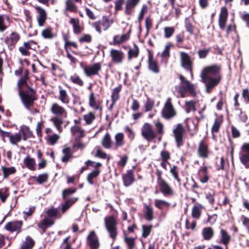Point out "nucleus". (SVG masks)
I'll return each mask as SVG.
<instances>
[{
    "label": "nucleus",
    "mask_w": 249,
    "mask_h": 249,
    "mask_svg": "<svg viewBox=\"0 0 249 249\" xmlns=\"http://www.w3.org/2000/svg\"><path fill=\"white\" fill-rule=\"evenodd\" d=\"M240 159L241 163L246 168H249V154H242L240 155Z\"/></svg>",
    "instance_id": "nucleus-62"
},
{
    "label": "nucleus",
    "mask_w": 249,
    "mask_h": 249,
    "mask_svg": "<svg viewBox=\"0 0 249 249\" xmlns=\"http://www.w3.org/2000/svg\"><path fill=\"white\" fill-rule=\"evenodd\" d=\"M23 222L22 220H14L7 222L4 226V229L10 232H16L17 234L22 231Z\"/></svg>",
    "instance_id": "nucleus-13"
},
{
    "label": "nucleus",
    "mask_w": 249,
    "mask_h": 249,
    "mask_svg": "<svg viewBox=\"0 0 249 249\" xmlns=\"http://www.w3.org/2000/svg\"><path fill=\"white\" fill-rule=\"evenodd\" d=\"M140 53V50L138 46L134 44L133 48H130L127 52V59L130 61L133 58H136L138 57Z\"/></svg>",
    "instance_id": "nucleus-39"
},
{
    "label": "nucleus",
    "mask_w": 249,
    "mask_h": 249,
    "mask_svg": "<svg viewBox=\"0 0 249 249\" xmlns=\"http://www.w3.org/2000/svg\"><path fill=\"white\" fill-rule=\"evenodd\" d=\"M69 23L72 26L74 34H79L81 33L83 28L80 25L79 20L78 18H71Z\"/></svg>",
    "instance_id": "nucleus-38"
},
{
    "label": "nucleus",
    "mask_w": 249,
    "mask_h": 249,
    "mask_svg": "<svg viewBox=\"0 0 249 249\" xmlns=\"http://www.w3.org/2000/svg\"><path fill=\"white\" fill-rule=\"evenodd\" d=\"M76 188H69L63 190L62 193V196L63 200L70 198L71 196L73 194L76 192Z\"/></svg>",
    "instance_id": "nucleus-50"
},
{
    "label": "nucleus",
    "mask_w": 249,
    "mask_h": 249,
    "mask_svg": "<svg viewBox=\"0 0 249 249\" xmlns=\"http://www.w3.org/2000/svg\"><path fill=\"white\" fill-rule=\"evenodd\" d=\"M185 129L181 124H178L173 131L176 146L178 148H179L184 145L185 141Z\"/></svg>",
    "instance_id": "nucleus-9"
},
{
    "label": "nucleus",
    "mask_w": 249,
    "mask_h": 249,
    "mask_svg": "<svg viewBox=\"0 0 249 249\" xmlns=\"http://www.w3.org/2000/svg\"><path fill=\"white\" fill-rule=\"evenodd\" d=\"M111 61L116 64H121L124 60V53L122 50L111 49L110 51Z\"/></svg>",
    "instance_id": "nucleus-19"
},
{
    "label": "nucleus",
    "mask_w": 249,
    "mask_h": 249,
    "mask_svg": "<svg viewBox=\"0 0 249 249\" xmlns=\"http://www.w3.org/2000/svg\"><path fill=\"white\" fill-rule=\"evenodd\" d=\"M5 18L9 19V18L6 15H0V32H4L7 28L8 26L5 23Z\"/></svg>",
    "instance_id": "nucleus-59"
},
{
    "label": "nucleus",
    "mask_w": 249,
    "mask_h": 249,
    "mask_svg": "<svg viewBox=\"0 0 249 249\" xmlns=\"http://www.w3.org/2000/svg\"><path fill=\"white\" fill-rule=\"evenodd\" d=\"M19 132L22 135L23 141H26L29 138L34 137L32 132L28 127H26L25 128H21Z\"/></svg>",
    "instance_id": "nucleus-48"
},
{
    "label": "nucleus",
    "mask_w": 249,
    "mask_h": 249,
    "mask_svg": "<svg viewBox=\"0 0 249 249\" xmlns=\"http://www.w3.org/2000/svg\"><path fill=\"white\" fill-rule=\"evenodd\" d=\"M220 238L217 242L219 244L224 245L226 249H228V245L231 240L230 235L226 230L223 229L220 230Z\"/></svg>",
    "instance_id": "nucleus-23"
},
{
    "label": "nucleus",
    "mask_w": 249,
    "mask_h": 249,
    "mask_svg": "<svg viewBox=\"0 0 249 249\" xmlns=\"http://www.w3.org/2000/svg\"><path fill=\"white\" fill-rule=\"evenodd\" d=\"M35 8L38 13L37 19L38 26L40 27L43 26L47 18V13L44 9L40 6H35Z\"/></svg>",
    "instance_id": "nucleus-22"
},
{
    "label": "nucleus",
    "mask_w": 249,
    "mask_h": 249,
    "mask_svg": "<svg viewBox=\"0 0 249 249\" xmlns=\"http://www.w3.org/2000/svg\"><path fill=\"white\" fill-rule=\"evenodd\" d=\"M174 47V45L172 42H168L164 47V50L161 53V61L165 63H167L168 59L171 56L170 50L171 48Z\"/></svg>",
    "instance_id": "nucleus-26"
},
{
    "label": "nucleus",
    "mask_w": 249,
    "mask_h": 249,
    "mask_svg": "<svg viewBox=\"0 0 249 249\" xmlns=\"http://www.w3.org/2000/svg\"><path fill=\"white\" fill-rule=\"evenodd\" d=\"M35 245V241L30 236H27L25 240L23 242L20 249H32Z\"/></svg>",
    "instance_id": "nucleus-37"
},
{
    "label": "nucleus",
    "mask_w": 249,
    "mask_h": 249,
    "mask_svg": "<svg viewBox=\"0 0 249 249\" xmlns=\"http://www.w3.org/2000/svg\"><path fill=\"white\" fill-rule=\"evenodd\" d=\"M3 173V178H7L11 175L14 174L17 172L16 168L14 166L7 167L4 166L1 167Z\"/></svg>",
    "instance_id": "nucleus-42"
},
{
    "label": "nucleus",
    "mask_w": 249,
    "mask_h": 249,
    "mask_svg": "<svg viewBox=\"0 0 249 249\" xmlns=\"http://www.w3.org/2000/svg\"><path fill=\"white\" fill-rule=\"evenodd\" d=\"M27 88L26 89H19L18 94L25 107L27 109H30L31 107L33 106L35 101L37 99V97L35 90L30 86H28Z\"/></svg>",
    "instance_id": "nucleus-3"
},
{
    "label": "nucleus",
    "mask_w": 249,
    "mask_h": 249,
    "mask_svg": "<svg viewBox=\"0 0 249 249\" xmlns=\"http://www.w3.org/2000/svg\"><path fill=\"white\" fill-rule=\"evenodd\" d=\"M145 212L144 213V218L148 221H151L153 219L154 210L151 205H145Z\"/></svg>",
    "instance_id": "nucleus-46"
},
{
    "label": "nucleus",
    "mask_w": 249,
    "mask_h": 249,
    "mask_svg": "<svg viewBox=\"0 0 249 249\" xmlns=\"http://www.w3.org/2000/svg\"><path fill=\"white\" fill-rule=\"evenodd\" d=\"M87 244L90 249L99 248V240L95 231H92L89 233L87 238Z\"/></svg>",
    "instance_id": "nucleus-15"
},
{
    "label": "nucleus",
    "mask_w": 249,
    "mask_h": 249,
    "mask_svg": "<svg viewBox=\"0 0 249 249\" xmlns=\"http://www.w3.org/2000/svg\"><path fill=\"white\" fill-rule=\"evenodd\" d=\"M64 117L54 116L52 117L51 121L53 123V125L59 132H62L63 128L62 125L64 123Z\"/></svg>",
    "instance_id": "nucleus-40"
},
{
    "label": "nucleus",
    "mask_w": 249,
    "mask_h": 249,
    "mask_svg": "<svg viewBox=\"0 0 249 249\" xmlns=\"http://www.w3.org/2000/svg\"><path fill=\"white\" fill-rule=\"evenodd\" d=\"M203 208L202 205L199 203L195 204L192 208L191 216L193 218L198 219L201 215V210Z\"/></svg>",
    "instance_id": "nucleus-36"
},
{
    "label": "nucleus",
    "mask_w": 249,
    "mask_h": 249,
    "mask_svg": "<svg viewBox=\"0 0 249 249\" xmlns=\"http://www.w3.org/2000/svg\"><path fill=\"white\" fill-rule=\"evenodd\" d=\"M66 9L71 12H76L77 6L71 0H67L66 2Z\"/></svg>",
    "instance_id": "nucleus-63"
},
{
    "label": "nucleus",
    "mask_w": 249,
    "mask_h": 249,
    "mask_svg": "<svg viewBox=\"0 0 249 249\" xmlns=\"http://www.w3.org/2000/svg\"><path fill=\"white\" fill-rule=\"evenodd\" d=\"M113 20H110L107 16H103L101 20L95 21L92 24V27L95 28L99 34L102 32L101 26L104 31L107 30L111 25Z\"/></svg>",
    "instance_id": "nucleus-11"
},
{
    "label": "nucleus",
    "mask_w": 249,
    "mask_h": 249,
    "mask_svg": "<svg viewBox=\"0 0 249 249\" xmlns=\"http://www.w3.org/2000/svg\"><path fill=\"white\" fill-rule=\"evenodd\" d=\"M123 238L124 241L126 245L127 249H135L136 248V239L137 236L135 237H129L128 236V233L126 231H123Z\"/></svg>",
    "instance_id": "nucleus-24"
},
{
    "label": "nucleus",
    "mask_w": 249,
    "mask_h": 249,
    "mask_svg": "<svg viewBox=\"0 0 249 249\" xmlns=\"http://www.w3.org/2000/svg\"><path fill=\"white\" fill-rule=\"evenodd\" d=\"M221 64H213L205 67L201 71L200 77L202 82L205 85V91L208 93L212 90L221 82L222 79Z\"/></svg>",
    "instance_id": "nucleus-1"
},
{
    "label": "nucleus",
    "mask_w": 249,
    "mask_h": 249,
    "mask_svg": "<svg viewBox=\"0 0 249 249\" xmlns=\"http://www.w3.org/2000/svg\"><path fill=\"white\" fill-rule=\"evenodd\" d=\"M179 79L180 80V84L178 92L180 94L181 97H184L187 92H189L191 95L195 96L196 91L193 84L181 74L179 75Z\"/></svg>",
    "instance_id": "nucleus-5"
},
{
    "label": "nucleus",
    "mask_w": 249,
    "mask_h": 249,
    "mask_svg": "<svg viewBox=\"0 0 249 249\" xmlns=\"http://www.w3.org/2000/svg\"><path fill=\"white\" fill-rule=\"evenodd\" d=\"M156 131L152 125L148 123L143 124L142 128V136L147 141L151 142L157 138L158 135H163L164 133V125L159 121L154 122Z\"/></svg>",
    "instance_id": "nucleus-2"
},
{
    "label": "nucleus",
    "mask_w": 249,
    "mask_h": 249,
    "mask_svg": "<svg viewBox=\"0 0 249 249\" xmlns=\"http://www.w3.org/2000/svg\"><path fill=\"white\" fill-rule=\"evenodd\" d=\"M78 199V197H72L64 200V203L61 204V212L65 213Z\"/></svg>",
    "instance_id": "nucleus-31"
},
{
    "label": "nucleus",
    "mask_w": 249,
    "mask_h": 249,
    "mask_svg": "<svg viewBox=\"0 0 249 249\" xmlns=\"http://www.w3.org/2000/svg\"><path fill=\"white\" fill-rule=\"evenodd\" d=\"M29 71L26 69L24 71L23 75L21 77L18 82V89H21L22 87L25 86L26 87L29 86L27 84V80L29 79Z\"/></svg>",
    "instance_id": "nucleus-34"
},
{
    "label": "nucleus",
    "mask_w": 249,
    "mask_h": 249,
    "mask_svg": "<svg viewBox=\"0 0 249 249\" xmlns=\"http://www.w3.org/2000/svg\"><path fill=\"white\" fill-rule=\"evenodd\" d=\"M197 176L198 180L201 183H207L210 179L208 166H201L198 170Z\"/></svg>",
    "instance_id": "nucleus-21"
},
{
    "label": "nucleus",
    "mask_w": 249,
    "mask_h": 249,
    "mask_svg": "<svg viewBox=\"0 0 249 249\" xmlns=\"http://www.w3.org/2000/svg\"><path fill=\"white\" fill-rule=\"evenodd\" d=\"M148 6L146 4H144L142 5V8L139 14L138 20V22L141 24L142 21L143 19L144 15L147 12Z\"/></svg>",
    "instance_id": "nucleus-60"
},
{
    "label": "nucleus",
    "mask_w": 249,
    "mask_h": 249,
    "mask_svg": "<svg viewBox=\"0 0 249 249\" xmlns=\"http://www.w3.org/2000/svg\"><path fill=\"white\" fill-rule=\"evenodd\" d=\"M148 52L147 64L149 70L155 74H158L160 71V66L158 60L155 59L153 55L152 51L147 49Z\"/></svg>",
    "instance_id": "nucleus-10"
},
{
    "label": "nucleus",
    "mask_w": 249,
    "mask_h": 249,
    "mask_svg": "<svg viewBox=\"0 0 249 249\" xmlns=\"http://www.w3.org/2000/svg\"><path fill=\"white\" fill-rule=\"evenodd\" d=\"M140 1L141 0H126L125 2L124 14L127 16L132 15Z\"/></svg>",
    "instance_id": "nucleus-20"
},
{
    "label": "nucleus",
    "mask_w": 249,
    "mask_h": 249,
    "mask_svg": "<svg viewBox=\"0 0 249 249\" xmlns=\"http://www.w3.org/2000/svg\"><path fill=\"white\" fill-rule=\"evenodd\" d=\"M20 39V34L16 32H12L9 36L4 38V42L8 46V48L12 50L15 48L16 44Z\"/></svg>",
    "instance_id": "nucleus-14"
},
{
    "label": "nucleus",
    "mask_w": 249,
    "mask_h": 249,
    "mask_svg": "<svg viewBox=\"0 0 249 249\" xmlns=\"http://www.w3.org/2000/svg\"><path fill=\"white\" fill-rule=\"evenodd\" d=\"M62 153L64 155L61 158V161L64 163H67L72 158V152L69 147H67L63 149Z\"/></svg>",
    "instance_id": "nucleus-43"
},
{
    "label": "nucleus",
    "mask_w": 249,
    "mask_h": 249,
    "mask_svg": "<svg viewBox=\"0 0 249 249\" xmlns=\"http://www.w3.org/2000/svg\"><path fill=\"white\" fill-rule=\"evenodd\" d=\"M32 44H36V43L34 40H31L29 41L24 42L23 46L19 47L18 50L22 55L29 56L30 55L29 50L32 49L31 45Z\"/></svg>",
    "instance_id": "nucleus-27"
},
{
    "label": "nucleus",
    "mask_w": 249,
    "mask_h": 249,
    "mask_svg": "<svg viewBox=\"0 0 249 249\" xmlns=\"http://www.w3.org/2000/svg\"><path fill=\"white\" fill-rule=\"evenodd\" d=\"M89 106L96 110L101 109V107L96 104V98L93 92H91L89 96Z\"/></svg>",
    "instance_id": "nucleus-51"
},
{
    "label": "nucleus",
    "mask_w": 249,
    "mask_h": 249,
    "mask_svg": "<svg viewBox=\"0 0 249 249\" xmlns=\"http://www.w3.org/2000/svg\"><path fill=\"white\" fill-rule=\"evenodd\" d=\"M211 151L209 145L204 140L200 141L198 145L197 149V154L198 156L202 159H206L209 158Z\"/></svg>",
    "instance_id": "nucleus-12"
},
{
    "label": "nucleus",
    "mask_w": 249,
    "mask_h": 249,
    "mask_svg": "<svg viewBox=\"0 0 249 249\" xmlns=\"http://www.w3.org/2000/svg\"><path fill=\"white\" fill-rule=\"evenodd\" d=\"M214 232L213 228L211 227L204 228L202 231V235L204 240L209 241L214 236Z\"/></svg>",
    "instance_id": "nucleus-33"
},
{
    "label": "nucleus",
    "mask_w": 249,
    "mask_h": 249,
    "mask_svg": "<svg viewBox=\"0 0 249 249\" xmlns=\"http://www.w3.org/2000/svg\"><path fill=\"white\" fill-rule=\"evenodd\" d=\"M100 173L99 169H95L91 173L88 174L87 176V180L90 184H93V179L97 178Z\"/></svg>",
    "instance_id": "nucleus-56"
},
{
    "label": "nucleus",
    "mask_w": 249,
    "mask_h": 249,
    "mask_svg": "<svg viewBox=\"0 0 249 249\" xmlns=\"http://www.w3.org/2000/svg\"><path fill=\"white\" fill-rule=\"evenodd\" d=\"M185 105L186 107L185 111L186 112L189 113L191 111H195L196 110V102L194 100H191L189 101H186L185 102Z\"/></svg>",
    "instance_id": "nucleus-54"
},
{
    "label": "nucleus",
    "mask_w": 249,
    "mask_h": 249,
    "mask_svg": "<svg viewBox=\"0 0 249 249\" xmlns=\"http://www.w3.org/2000/svg\"><path fill=\"white\" fill-rule=\"evenodd\" d=\"M53 28L51 27H48L43 29L41 32V36L45 39H52L56 35L53 32Z\"/></svg>",
    "instance_id": "nucleus-44"
},
{
    "label": "nucleus",
    "mask_w": 249,
    "mask_h": 249,
    "mask_svg": "<svg viewBox=\"0 0 249 249\" xmlns=\"http://www.w3.org/2000/svg\"><path fill=\"white\" fill-rule=\"evenodd\" d=\"M152 228L153 226L152 225H143L142 226V237L144 238H147L150 235L152 231Z\"/></svg>",
    "instance_id": "nucleus-57"
},
{
    "label": "nucleus",
    "mask_w": 249,
    "mask_h": 249,
    "mask_svg": "<svg viewBox=\"0 0 249 249\" xmlns=\"http://www.w3.org/2000/svg\"><path fill=\"white\" fill-rule=\"evenodd\" d=\"M59 95L58 99L64 104H69L70 98L66 89L62 88L60 86H58Z\"/></svg>",
    "instance_id": "nucleus-30"
},
{
    "label": "nucleus",
    "mask_w": 249,
    "mask_h": 249,
    "mask_svg": "<svg viewBox=\"0 0 249 249\" xmlns=\"http://www.w3.org/2000/svg\"><path fill=\"white\" fill-rule=\"evenodd\" d=\"M123 184L125 187H128L131 185L135 181L134 172L133 169H129L126 171L122 176Z\"/></svg>",
    "instance_id": "nucleus-18"
},
{
    "label": "nucleus",
    "mask_w": 249,
    "mask_h": 249,
    "mask_svg": "<svg viewBox=\"0 0 249 249\" xmlns=\"http://www.w3.org/2000/svg\"><path fill=\"white\" fill-rule=\"evenodd\" d=\"M23 162L28 169L31 171H35L36 160L34 158H31L29 155L27 156L23 160Z\"/></svg>",
    "instance_id": "nucleus-35"
},
{
    "label": "nucleus",
    "mask_w": 249,
    "mask_h": 249,
    "mask_svg": "<svg viewBox=\"0 0 249 249\" xmlns=\"http://www.w3.org/2000/svg\"><path fill=\"white\" fill-rule=\"evenodd\" d=\"M69 37L65 36L63 37V39L65 41V44H64V49L65 50L67 49H69L70 48V47L72 46L73 48H74L76 49H77L78 48V46L77 44L75 42H71L68 39Z\"/></svg>",
    "instance_id": "nucleus-55"
},
{
    "label": "nucleus",
    "mask_w": 249,
    "mask_h": 249,
    "mask_svg": "<svg viewBox=\"0 0 249 249\" xmlns=\"http://www.w3.org/2000/svg\"><path fill=\"white\" fill-rule=\"evenodd\" d=\"M154 205L158 209L162 210L163 207L168 208L170 204L165 200L156 199L155 200Z\"/></svg>",
    "instance_id": "nucleus-52"
},
{
    "label": "nucleus",
    "mask_w": 249,
    "mask_h": 249,
    "mask_svg": "<svg viewBox=\"0 0 249 249\" xmlns=\"http://www.w3.org/2000/svg\"><path fill=\"white\" fill-rule=\"evenodd\" d=\"M161 116L165 119H170L175 117L177 112L172 104L171 97H168L161 110Z\"/></svg>",
    "instance_id": "nucleus-7"
},
{
    "label": "nucleus",
    "mask_w": 249,
    "mask_h": 249,
    "mask_svg": "<svg viewBox=\"0 0 249 249\" xmlns=\"http://www.w3.org/2000/svg\"><path fill=\"white\" fill-rule=\"evenodd\" d=\"M54 224V220L45 217L39 223L37 224L38 228L41 229L43 233L46 232L49 227H51Z\"/></svg>",
    "instance_id": "nucleus-29"
},
{
    "label": "nucleus",
    "mask_w": 249,
    "mask_h": 249,
    "mask_svg": "<svg viewBox=\"0 0 249 249\" xmlns=\"http://www.w3.org/2000/svg\"><path fill=\"white\" fill-rule=\"evenodd\" d=\"M84 72L88 77L98 75L101 70V64L100 62L94 63L91 66H86L84 68Z\"/></svg>",
    "instance_id": "nucleus-17"
},
{
    "label": "nucleus",
    "mask_w": 249,
    "mask_h": 249,
    "mask_svg": "<svg viewBox=\"0 0 249 249\" xmlns=\"http://www.w3.org/2000/svg\"><path fill=\"white\" fill-rule=\"evenodd\" d=\"M70 80L73 83L80 87L83 86L84 83L82 79L76 74H74L70 77Z\"/></svg>",
    "instance_id": "nucleus-58"
},
{
    "label": "nucleus",
    "mask_w": 249,
    "mask_h": 249,
    "mask_svg": "<svg viewBox=\"0 0 249 249\" xmlns=\"http://www.w3.org/2000/svg\"><path fill=\"white\" fill-rule=\"evenodd\" d=\"M83 118L86 124H90L95 119V116L94 113L89 112L88 114L84 115Z\"/></svg>",
    "instance_id": "nucleus-61"
},
{
    "label": "nucleus",
    "mask_w": 249,
    "mask_h": 249,
    "mask_svg": "<svg viewBox=\"0 0 249 249\" xmlns=\"http://www.w3.org/2000/svg\"><path fill=\"white\" fill-rule=\"evenodd\" d=\"M156 175L157 177V183L159 188V191L165 196H170L174 195V191L168 182L162 177L161 170L157 169Z\"/></svg>",
    "instance_id": "nucleus-4"
},
{
    "label": "nucleus",
    "mask_w": 249,
    "mask_h": 249,
    "mask_svg": "<svg viewBox=\"0 0 249 249\" xmlns=\"http://www.w3.org/2000/svg\"><path fill=\"white\" fill-rule=\"evenodd\" d=\"M105 225L109 237L114 241L118 235L117 221L113 215H109L105 218Z\"/></svg>",
    "instance_id": "nucleus-6"
},
{
    "label": "nucleus",
    "mask_w": 249,
    "mask_h": 249,
    "mask_svg": "<svg viewBox=\"0 0 249 249\" xmlns=\"http://www.w3.org/2000/svg\"><path fill=\"white\" fill-rule=\"evenodd\" d=\"M122 85L120 84L118 87L113 89L111 95V99L115 101H117L119 99L120 97L119 93L122 90Z\"/></svg>",
    "instance_id": "nucleus-53"
},
{
    "label": "nucleus",
    "mask_w": 249,
    "mask_h": 249,
    "mask_svg": "<svg viewBox=\"0 0 249 249\" xmlns=\"http://www.w3.org/2000/svg\"><path fill=\"white\" fill-rule=\"evenodd\" d=\"M46 213L47 216V217L50 219L54 217L58 219L62 217V214L59 213L58 208H55L53 207L49 209L46 211Z\"/></svg>",
    "instance_id": "nucleus-41"
},
{
    "label": "nucleus",
    "mask_w": 249,
    "mask_h": 249,
    "mask_svg": "<svg viewBox=\"0 0 249 249\" xmlns=\"http://www.w3.org/2000/svg\"><path fill=\"white\" fill-rule=\"evenodd\" d=\"M48 174L43 173L39 174L38 176H32L31 178L38 184H41L48 181Z\"/></svg>",
    "instance_id": "nucleus-45"
},
{
    "label": "nucleus",
    "mask_w": 249,
    "mask_h": 249,
    "mask_svg": "<svg viewBox=\"0 0 249 249\" xmlns=\"http://www.w3.org/2000/svg\"><path fill=\"white\" fill-rule=\"evenodd\" d=\"M223 122V117L222 115L217 116L215 119L213 124L211 128V132L213 139H214L215 136L214 133H216L219 132L220 127Z\"/></svg>",
    "instance_id": "nucleus-25"
},
{
    "label": "nucleus",
    "mask_w": 249,
    "mask_h": 249,
    "mask_svg": "<svg viewBox=\"0 0 249 249\" xmlns=\"http://www.w3.org/2000/svg\"><path fill=\"white\" fill-rule=\"evenodd\" d=\"M124 134L122 132L118 133L115 135V142H113V150H117L119 147H121L124 145Z\"/></svg>",
    "instance_id": "nucleus-28"
},
{
    "label": "nucleus",
    "mask_w": 249,
    "mask_h": 249,
    "mask_svg": "<svg viewBox=\"0 0 249 249\" xmlns=\"http://www.w3.org/2000/svg\"><path fill=\"white\" fill-rule=\"evenodd\" d=\"M101 144L106 149L112 148L113 149V142L109 133L107 132L105 134L102 140Z\"/></svg>",
    "instance_id": "nucleus-32"
},
{
    "label": "nucleus",
    "mask_w": 249,
    "mask_h": 249,
    "mask_svg": "<svg viewBox=\"0 0 249 249\" xmlns=\"http://www.w3.org/2000/svg\"><path fill=\"white\" fill-rule=\"evenodd\" d=\"M181 66L187 71H188L192 76H193V60L188 53L185 52H180Z\"/></svg>",
    "instance_id": "nucleus-8"
},
{
    "label": "nucleus",
    "mask_w": 249,
    "mask_h": 249,
    "mask_svg": "<svg viewBox=\"0 0 249 249\" xmlns=\"http://www.w3.org/2000/svg\"><path fill=\"white\" fill-rule=\"evenodd\" d=\"M179 168L175 165L172 166L170 170V172L173 177L178 182H181V178L179 176Z\"/></svg>",
    "instance_id": "nucleus-47"
},
{
    "label": "nucleus",
    "mask_w": 249,
    "mask_h": 249,
    "mask_svg": "<svg viewBox=\"0 0 249 249\" xmlns=\"http://www.w3.org/2000/svg\"><path fill=\"white\" fill-rule=\"evenodd\" d=\"M176 45L178 47H182L181 45L182 44L184 40V32L180 33L176 36Z\"/></svg>",
    "instance_id": "nucleus-64"
},
{
    "label": "nucleus",
    "mask_w": 249,
    "mask_h": 249,
    "mask_svg": "<svg viewBox=\"0 0 249 249\" xmlns=\"http://www.w3.org/2000/svg\"><path fill=\"white\" fill-rule=\"evenodd\" d=\"M21 139V133L19 132L18 133H15V134L11 133L9 139V142L12 144L17 145L18 143L20 142Z\"/></svg>",
    "instance_id": "nucleus-49"
},
{
    "label": "nucleus",
    "mask_w": 249,
    "mask_h": 249,
    "mask_svg": "<svg viewBox=\"0 0 249 249\" xmlns=\"http://www.w3.org/2000/svg\"><path fill=\"white\" fill-rule=\"evenodd\" d=\"M51 111L55 116L62 117L66 118L67 117V111L58 103H53L51 108Z\"/></svg>",
    "instance_id": "nucleus-16"
}]
</instances>
